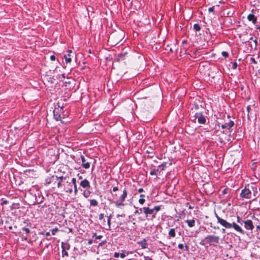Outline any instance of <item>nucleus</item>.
I'll return each instance as SVG.
<instances>
[{
	"mask_svg": "<svg viewBox=\"0 0 260 260\" xmlns=\"http://www.w3.org/2000/svg\"><path fill=\"white\" fill-rule=\"evenodd\" d=\"M104 217V214H103V213H101V214L99 215V219H100V220H102V219H103Z\"/></svg>",
	"mask_w": 260,
	"mask_h": 260,
	"instance_id": "79ce46f5",
	"label": "nucleus"
},
{
	"mask_svg": "<svg viewBox=\"0 0 260 260\" xmlns=\"http://www.w3.org/2000/svg\"><path fill=\"white\" fill-rule=\"evenodd\" d=\"M22 240H25V241H27V237H26V236H22Z\"/></svg>",
	"mask_w": 260,
	"mask_h": 260,
	"instance_id": "864d4df0",
	"label": "nucleus"
},
{
	"mask_svg": "<svg viewBox=\"0 0 260 260\" xmlns=\"http://www.w3.org/2000/svg\"><path fill=\"white\" fill-rule=\"evenodd\" d=\"M137 209L134 212V213L135 214H141L143 212V208H140L139 209H138V208H137Z\"/></svg>",
	"mask_w": 260,
	"mask_h": 260,
	"instance_id": "cd10ccee",
	"label": "nucleus"
},
{
	"mask_svg": "<svg viewBox=\"0 0 260 260\" xmlns=\"http://www.w3.org/2000/svg\"><path fill=\"white\" fill-rule=\"evenodd\" d=\"M92 243V240H90L88 241V244H91Z\"/></svg>",
	"mask_w": 260,
	"mask_h": 260,
	"instance_id": "69168bd1",
	"label": "nucleus"
},
{
	"mask_svg": "<svg viewBox=\"0 0 260 260\" xmlns=\"http://www.w3.org/2000/svg\"><path fill=\"white\" fill-rule=\"evenodd\" d=\"M70 245H67V247H66V249H70Z\"/></svg>",
	"mask_w": 260,
	"mask_h": 260,
	"instance_id": "e2e57ef3",
	"label": "nucleus"
},
{
	"mask_svg": "<svg viewBox=\"0 0 260 260\" xmlns=\"http://www.w3.org/2000/svg\"><path fill=\"white\" fill-rule=\"evenodd\" d=\"M232 224V228H233L237 232L240 233L242 234H244V231L241 229V228L235 222H233Z\"/></svg>",
	"mask_w": 260,
	"mask_h": 260,
	"instance_id": "9b49d317",
	"label": "nucleus"
},
{
	"mask_svg": "<svg viewBox=\"0 0 260 260\" xmlns=\"http://www.w3.org/2000/svg\"><path fill=\"white\" fill-rule=\"evenodd\" d=\"M8 203V201L5 200L3 201V202L1 203V205H4V204H7Z\"/></svg>",
	"mask_w": 260,
	"mask_h": 260,
	"instance_id": "603ef678",
	"label": "nucleus"
},
{
	"mask_svg": "<svg viewBox=\"0 0 260 260\" xmlns=\"http://www.w3.org/2000/svg\"><path fill=\"white\" fill-rule=\"evenodd\" d=\"M140 197L141 198H144L145 197V195L141 194Z\"/></svg>",
	"mask_w": 260,
	"mask_h": 260,
	"instance_id": "0e129e2a",
	"label": "nucleus"
},
{
	"mask_svg": "<svg viewBox=\"0 0 260 260\" xmlns=\"http://www.w3.org/2000/svg\"><path fill=\"white\" fill-rule=\"evenodd\" d=\"M62 182L61 181H59L57 183V187L58 188H59L62 185H64V183H63V184H62Z\"/></svg>",
	"mask_w": 260,
	"mask_h": 260,
	"instance_id": "e433bc0d",
	"label": "nucleus"
},
{
	"mask_svg": "<svg viewBox=\"0 0 260 260\" xmlns=\"http://www.w3.org/2000/svg\"><path fill=\"white\" fill-rule=\"evenodd\" d=\"M58 107H55L53 112V117L56 120H60L61 119L60 113L62 112L63 110V108L60 107V106L57 104Z\"/></svg>",
	"mask_w": 260,
	"mask_h": 260,
	"instance_id": "20e7f679",
	"label": "nucleus"
},
{
	"mask_svg": "<svg viewBox=\"0 0 260 260\" xmlns=\"http://www.w3.org/2000/svg\"><path fill=\"white\" fill-rule=\"evenodd\" d=\"M55 177V181L59 180V181H61L63 183H66L67 180V177H63V176H60L59 177H58L57 176H54Z\"/></svg>",
	"mask_w": 260,
	"mask_h": 260,
	"instance_id": "f3484780",
	"label": "nucleus"
},
{
	"mask_svg": "<svg viewBox=\"0 0 260 260\" xmlns=\"http://www.w3.org/2000/svg\"><path fill=\"white\" fill-rule=\"evenodd\" d=\"M71 55L70 54H65L64 55V58L65 59V60L66 61V62L68 63H70L72 61V59H71Z\"/></svg>",
	"mask_w": 260,
	"mask_h": 260,
	"instance_id": "aec40b11",
	"label": "nucleus"
},
{
	"mask_svg": "<svg viewBox=\"0 0 260 260\" xmlns=\"http://www.w3.org/2000/svg\"><path fill=\"white\" fill-rule=\"evenodd\" d=\"M194 108L196 109V110H198L199 108V106L198 105H196L195 106H194Z\"/></svg>",
	"mask_w": 260,
	"mask_h": 260,
	"instance_id": "bf43d9fd",
	"label": "nucleus"
},
{
	"mask_svg": "<svg viewBox=\"0 0 260 260\" xmlns=\"http://www.w3.org/2000/svg\"><path fill=\"white\" fill-rule=\"evenodd\" d=\"M144 191V190L142 188H140L139 189H138V192H142Z\"/></svg>",
	"mask_w": 260,
	"mask_h": 260,
	"instance_id": "13d9d810",
	"label": "nucleus"
},
{
	"mask_svg": "<svg viewBox=\"0 0 260 260\" xmlns=\"http://www.w3.org/2000/svg\"><path fill=\"white\" fill-rule=\"evenodd\" d=\"M221 232H222V233H225V230L224 229H222Z\"/></svg>",
	"mask_w": 260,
	"mask_h": 260,
	"instance_id": "338daca9",
	"label": "nucleus"
},
{
	"mask_svg": "<svg viewBox=\"0 0 260 260\" xmlns=\"http://www.w3.org/2000/svg\"><path fill=\"white\" fill-rule=\"evenodd\" d=\"M90 205L91 206L95 207V206H98V202L96 200L92 199V200H91L90 201Z\"/></svg>",
	"mask_w": 260,
	"mask_h": 260,
	"instance_id": "4be33fe9",
	"label": "nucleus"
},
{
	"mask_svg": "<svg viewBox=\"0 0 260 260\" xmlns=\"http://www.w3.org/2000/svg\"><path fill=\"white\" fill-rule=\"evenodd\" d=\"M247 111V117L248 119H250V114H251L250 110H251V106H248L246 108Z\"/></svg>",
	"mask_w": 260,
	"mask_h": 260,
	"instance_id": "a878e982",
	"label": "nucleus"
},
{
	"mask_svg": "<svg viewBox=\"0 0 260 260\" xmlns=\"http://www.w3.org/2000/svg\"><path fill=\"white\" fill-rule=\"evenodd\" d=\"M254 224L256 225V231L258 232V231L260 230V225H257L255 223H254Z\"/></svg>",
	"mask_w": 260,
	"mask_h": 260,
	"instance_id": "49530a36",
	"label": "nucleus"
},
{
	"mask_svg": "<svg viewBox=\"0 0 260 260\" xmlns=\"http://www.w3.org/2000/svg\"><path fill=\"white\" fill-rule=\"evenodd\" d=\"M66 183L68 184V186H70L69 187H68V186L66 187V188H67L66 191L67 192L72 193L73 191V189H72V186L71 185V183L69 182V181H67Z\"/></svg>",
	"mask_w": 260,
	"mask_h": 260,
	"instance_id": "6ab92c4d",
	"label": "nucleus"
},
{
	"mask_svg": "<svg viewBox=\"0 0 260 260\" xmlns=\"http://www.w3.org/2000/svg\"><path fill=\"white\" fill-rule=\"evenodd\" d=\"M145 202V200L144 198H140L139 200V203L141 205H143L144 204Z\"/></svg>",
	"mask_w": 260,
	"mask_h": 260,
	"instance_id": "72a5a7b5",
	"label": "nucleus"
},
{
	"mask_svg": "<svg viewBox=\"0 0 260 260\" xmlns=\"http://www.w3.org/2000/svg\"><path fill=\"white\" fill-rule=\"evenodd\" d=\"M93 237H95L96 239H101L103 237V236H102V235L98 236L96 235V234L95 233L93 234Z\"/></svg>",
	"mask_w": 260,
	"mask_h": 260,
	"instance_id": "473e14b6",
	"label": "nucleus"
},
{
	"mask_svg": "<svg viewBox=\"0 0 260 260\" xmlns=\"http://www.w3.org/2000/svg\"><path fill=\"white\" fill-rule=\"evenodd\" d=\"M81 160H82V166L83 168L86 169H89L90 168V165L88 162H86V159L84 156H81Z\"/></svg>",
	"mask_w": 260,
	"mask_h": 260,
	"instance_id": "9d476101",
	"label": "nucleus"
},
{
	"mask_svg": "<svg viewBox=\"0 0 260 260\" xmlns=\"http://www.w3.org/2000/svg\"><path fill=\"white\" fill-rule=\"evenodd\" d=\"M166 163H163L161 165L158 166V168L162 167V168L161 169V170H163L164 168H165L166 167Z\"/></svg>",
	"mask_w": 260,
	"mask_h": 260,
	"instance_id": "a19ab883",
	"label": "nucleus"
},
{
	"mask_svg": "<svg viewBox=\"0 0 260 260\" xmlns=\"http://www.w3.org/2000/svg\"><path fill=\"white\" fill-rule=\"evenodd\" d=\"M145 260H152V258L149 256H145Z\"/></svg>",
	"mask_w": 260,
	"mask_h": 260,
	"instance_id": "5fc2aeb1",
	"label": "nucleus"
},
{
	"mask_svg": "<svg viewBox=\"0 0 260 260\" xmlns=\"http://www.w3.org/2000/svg\"><path fill=\"white\" fill-rule=\"evenodd\" d=\"M247 19L249 21H252L253 23L255 24L256 22V18L255 16L252 14H250L247 16Z\"/></svg>",
	"mask_w": 260,
	"mask_h": 260,
	"instance_id": "ddd939ff",
	"label": "nucleus"
},
{
	"mask_svg": "<svg viewBox=\"0 0 260 260\" xmlns=\"http://www.w3.org/2000/svg\"><path fill=\"white\" fill-rule=\"evenodd\" d=\"M250 60H251V62H253V63H256V61L255 60V59L254 58L251 57L250 58Z\"/></svg>",
	"mask_w": 260,
	"mask_h": 260,
	"instance_id": "de8ad7c7",
	"label": "nucleus"
},
{
	"mask_svg": "<svg viewBox=\"0 0 260 260\" xmlns=\"http://www.w3.org/2000/svg\"><path fill=\"white\" fill-rule=\"evenodd\" d=\"M139 244L141 245V247L143 249L146 248L147 247V243L146 239H143L141 241L139 242Z\"/></svg>",
	"mask_w": 260,
	"mask_h": 260,
	"instance_id": "2eb2a0df",
	"label": "nucleus"
},
{
	"mask_svg": "<svg viewBox=\"0 0 260 260\" xmlns=\"http://www.w3.org/2000/svg\"><path fill=\"white\" fill-rule=\"evenodd\" d=\"M61 248H62V256H69L68 252L66 251V247L63 245V243H61Z\"/></svg>",
	"mask_w": 260,
	"mask_h": 260,
	"instance_id": "a211bd4d",
	"label": "nucleus"
},
{
	"mask_svg": "<svg viewBox=\"0 0 260 260\" xmlns=\"http://www.w3.org/2000/svg\"><path fill=\"white\" fill-rule=\"evenodd\" d=\"M127 192L126 189L125 188L123 190V193H122V195L120 196V197L119 198V200L116 201L114 202V204H115V205L117 207L119 208L121 206H123L124 205V204L123 203V202L125 201V198L127 197Z\"/></svg>",
	"mask_w": 260,
	"mask_h": 260,
	"instance_id": "f03ea898",
	"label": "nucleus"
},
{
	"mask_svg": "<svg viewBox=\"0 0 260 260\" xmlns=\"http://www.w3.org/2000/svg\"><path fill=\"white\" fill-rule=\"evenodd\" d=\"M223 56H224L225 58L228 57L229 53L226 51H222L221 53Z\"/></svg>",
	"mask_w": 260,
	"mask_h": 260,
	"instance_id": "f704fd0d",
	"label": "nucleus"
},
{
	"mask_svg": "<svg viewBox=\"0 0 260 260\" xmlns=\"http://www.w3.org/2000/svg\"><path fill=\"white\" fill-rule=\"evenodd\" d=\"M215 216L217 220V223H220L222 226L226 229L232 228V224L228 222L226 220L220 218L216 213H215Z\"/></svg>",
	"mask_w": 260,
	"mask_h": 260,
	"instance_id": "39448f33",
	"label": "nucleus"
},
{
	"mask_svg": "<svg viewBox=\"0 0 260 260\" xmlns=\"http://www.w3.org/2000/svg\"><path fill=\"white\" fill-rule=\"evenodd\" d=\"M43 234L45 235L46 236H50V233L49 232H46V233H45V234Z\"/></svg>",
	"mask_w": 260,
	"mask_h": 260,
	"instance_id": "6e6d98bb",
	"label": "nucleus"
},
{
	"mask_svg": "<svg viewBox=\"0 0 260 260\" xmlns=\"http://www.w3.org/2000/svg\"><path fill=\"white\" fill-rule=\"evenodd\" d=\"M178 247L180 249H183L184 248V246L183 244H179L178 245Z\"/></svg>",
	"mask_w": 260,
	"mask_h": 260,
	"instance_id": "58836bf2",
	"label": "nucleus"
},
{
	"mask_svg": "<svg viewBox=\"0 0 260 260\" xmlns=\"http://www.w3.org/2000/svg\"><path fill=\"white\" fill-rule=\"evenodd\" d=\"M119 255L122 258H123L125 257V254L124 253H121L119 254Z\"/></svg>",
	"mask_w": 260,
	"mask_h": 260,
	"instance_id": "09e8293b",
	"label": "nucleus"
},
{
	"mask_svg": "<svg viewBox=\"0 0 260 260\" xmlns=\"http://www.w3.org/2000/svg\"><path fill=\"white\" fill-rule=\"evenodd\" d=\"M193 29L196 31H200L201 30V26L199 24L196 23L193 25Z\"/></svg>",
	"mask_w": 260,
	"mask_h": 260,
	"instance_id": "393cba45",
	"label": "nucleus"
},
{
	"mask_svg": "<svg viewBox=\"0 0 260 260\" xmlns=\"http://www.w3.org/2000/svg\"><path fill=\"white\" fill-rule=\"evenodd\" d=\"M74 192L75 194H76L78 191L77 188V185H74Z\"/></svg>",
	"mask_w": 260,
	"mask_h": 260,
	"instance_id": "37998d69",
	"label": "nucleus"
},
{
	"mask_svg": "<svg viewBox=\"0 0 260 260\" xmlns=\"http://www.w3.org/2000/svg\"><path fill=\"white\" fill-rule=\"evenodd\" d=\"M68 54H71L72 53V51L71 50H68Z\"/></svg>",
	"mask_w": 260,
	"mask_h": 260,
	"instance_id": "680f3d73",
	"label": "nucleus"
},
{
	"mask_svg": "<svg viewBox=\"0 0 260 260\" xmlns=\"http://www.w3.org/2000/svg\"><path fill=\"white\" fill-rule=\"evenodd\" d=\"M119 256V253L118 252H115L114 254V257L117 258Z\"/></svg>",
	"mask_w": 260,
	"mask_h": 260,
	"instance_id": "c03bdc74",
	"label": "nucleus"
},
{
	"mask_svg": "<svg viewBox=\"0 0 260 260\" xmlns=\"http://www.w3.org/2000/svg\"><path fill=\"white\" fill-rule=\"evenodd\" d=\"M117 190H118V187H117V186H115V187H114L113 188V191H114V192H115V191H117Z\"/></svg>",
	"mask_w": 260,
	"mask_h": 260,
	"instance_id": "3c124183",
	"label": "nucleus"
},
{
	"mask_svg": "<svg viewBox=\"0 0 260 260\" xmlns=\"http://www.w3.org/2000/svg\"><path fill=\"white\" fill-rule=\"evenodd\" d=\"M184 247H185V250L186 251H188L189 250V246L187 245H186L185 246H184Z\"/></svg>",
	"mask_w": 260,
	"mask_h": 260,
	"instance_id": "4d7b16f0",
	"label": "nucleus"
},
{
	"mask_svg": "<svg viewBox=\"0 0 260 260\" xmlns=\"http://www.w3.org/2000/svg\"><path fill=\"white\" fill-rule=\"evenodd\" d=\"M214 8H215V6H213L212 7H210L208 9V11L209 12H214Z\"/></svg>",
	"mask_w": 260,
	"mask_h": 260,
	"instance_id": "ea45409f",
	"label": "nucleus"
},
{
	"mask_svg": "<svg viewBox=\"0 0 260 260\" xmlns=\"http://www.w3.org/2000/svg\"><path fill=\"white\" fill-rule=\"evenodd\" d=\"M111 215L108 217L107 223L109 226V229L111 227Z\"/></svg>",
	"mask_w": 260,
	"mask_h": 260,
	"instance_id": "c9c22d12",
	"label": "nucleus"
},
{
	"mask_svg": "<svg viewBox=\"0 0 260 260\" xmlns=\"http://www.w3.org/2000/svg\"><path fill=\"white\" fill-rule=\"evenodd\" d=\"M194 117L198 120L199 124H205L206 122V119L202 112L196 113Z\"/></svg>",
	"mask_w": 260,
	"mask_h": 260,
	"instance_id": "423d86ee",
	"label": "nucleus"
},
{
	"mask_svg": "<svg viewBox=\"0 0 260 260\" xmlns=\"http://www.w3.org/2000/svg\"><path fill=\"white\" fill-rule=\"evenodd\" d=\"M156 212L155 211H154L153 209H152L151 210V218H150V219L151 220H153V219L155 218H156Z\"/></svg>",
	"mask_w": 260,
	"mask_h": 260,
	"instance_id": "5701e85b",
	"label": "nucleus"
},
{
	"mask_svg": "<svg viewBox=\"0 0 260 260\" xmlns=\"http://www.w3.org/2000/svg\"><path fill=\"white\" fill-rule=\"evenodd\" d=\"M50 59L52 61H54L55 60V56L54 55H51L50 56Z\"/></svg>",
	"mask_w": 260,
	"mask_h": 260,
	"instance_id": "8fccbe9b",
	"label": "nucleus"
},
{
	"mask_svg": "<svg viewBox=\"0 0 260 260\" xmlns=\"http://www.w3.org/2000/svg\"><path fill=\"white\" fill-rule=\"evenodd\" d=\"M237 66H238L237 65V63L236 62H234L232 64V68L233 69H236L237 68Z\"/></svg>",
	"mask_w": 260,
	"mask_h": 260,
	"instance_id": "4c0bfd02",
	"label": "nucleus"
},
{
	"mask_svg": "<svg viewBox=\"0 0 260 260\" xmlns=\"http://www.w3.org/2000/svg\"><path fill=\"white\" fill-rule=\"evenodd\" d=\"M237 222L240 224L242 225L244 224V222L245 220H243L239 216H237Z\"/></svg>",
	"mask_w": 260,
	"mask_h": 260,
	"instance_id": "c756f323",
	"label": "nucleus"
},
{
	"mask_svg": "<svg viewBox=\"0 0 260 260\" xmlns=\"http://www.w3.org/2000/svg\"><path fill=\"white\" fill-rule=\"evenodd\" d=\"M90 191L89 190H86L83 192V196L85 198H87L90 194Z\"/></svg>",
	"mask_w": 260,
	"mask_h": 260,
	"instance_id": "bb28decb",
	"label": "nucleus"
},
{
	"mask_svg": "<svg viewBox=\"0 0 260 260\" xmlns=\"http://www.w3.org/2000/svg\"><path fill=\"white\" fill-rule=\"evenodd\" d=\"M22 230L25 232L26 234H28L30 233V231L28 228H22Z\"/></svg>",
	"mask_w": 260,
	"mask_h": 260,
	"instance_id": "7c9ffc66",
	"label": "nucleus"
},
{
	"mask_svg": "<svg viewBox=\"0 0 260 260\" xmlns=\"http://www.w3.org/2000/svg\"><path fill=\"white\" fill-rule=\"evenodd\" d=\"M72 182L73 184H74V185H76V178H72Z\"/></svg>",
	"mask_w": 260,
	"mask_h": 260,
	"instance_id": "a18cd8bd",
	"label": "nucleus"
},
{
	"mask_svg": "<svg viewBox=\"0 0 260 260\" xmlns=\"http://www.w3.org/2000/svg\"><path fill=\"white\" fill-rule=\"evenodd\" d=\"M244 227L247 230H250L251 231L254 229V224L253 222L249 219H247L244 222Z\"/></svg>",
	"mask_w": 260,
	"mask_h": 260,
	"instance_id": "0eeeda50",
	"label": "nucleus"
},
{
	"mask_svg": "<svg viewBox=\"0 0 260 260\" xmlns=\"http://www.w3.org/2000/svg\"><path fill=\"white\" fill-rule=\"evenodd\" d=\"M204 240L210 246H217L219 243L220 238L217 236L210 235L206 237Z\"/></svg>",
	"mask_w": 260,
	"mask_h": 260,
	"instance_id": "f257e3e1",
	"label": "nucleus"
},
{
	"mask_svg": "<svg viewBox=\"0 0 260 260\" xmlns=\"http://www.w3.org/2000/svg\"><path fill=\"white\" fill-rule=\"evenodd\" d=\"M169 235L170 237L174 238L176 236V232L175 229H171L169 232Z\"/></svg>",
	"mask_w": 260,
	"mask_h": 260,
	"instance_id": "412c9836",
	"label": "nucleus"
},
{
	"mask_svg": "<svg viewBox=\"0 0 260 260\" xmlns=\"http://www.w3.org/2000/svg\"><path fill=\"white\" fill-rule=\"evenodd\" d=\"M152 209L154 211H155L156 213H157L158 211H159L160 210L161 206H156Z\"/></svg>",
	"mask_w": 260,
	"mask_h": 260,
	"instance_id": "c85d7f7f",
	"label": "nucleus"
},
{
	"mask_svg": "<svg viewBox=\"0 0 260 260\" xmlns=\"http://www.w3.org/2000/svg\"><path fill=\"white\" fill-rule=\"evenodd\" d=\"M187 43V41L186 40H183L182 41V44H186Z\"/></svg>",
	"mask_w": 260,
	"mask_h": 260,
	"instance_id": "774afa93",
	"label": "nucleus"
},
{
	"mask_svg": "<svg viewBox=\"0 0 260 260\" xmlns=\"http://www.w3.org/2000/svg\"><path fill=\"white\" fill-rule=\"evenodd\" d=\"M143 212L145 214L146 217L148 218L149 217H151V213L152 209L149 208V207H143Z\"/></svg>",
	"mask_w": 260,
	"mask_h": 260,
	"instance_id": "f8f14e48",
	"label": "nucleus"
},
{
	"mask_svg": "<svg viewBox=\"0 0 260 260\" xmlns=\"http://www.w3.org/2000/svg\"><path fill=\"white\" fill-rule=\"evenodd\" d=\"M249 185H248L245 187V188L242 190L240 193V197L242 198L250 199L251 197V191L249 188Z\"/></svg>",
	"mask_w": 260,
	"mask_h": 260,
	"instance_id": "7ed1b4c3",
	"label": "nucleus"
},
{
	"mask_svg": "<svg viewBox=\"0 0 260 260\" xmlns=\"http://www.w3.org/2000/svg\"><path fill=\"white\" fill-rule=\"evenodd\" d=\"M160 173V171L159 170V169H156V170H153L152 171H151L150 172V174L152 176L153 175H157V173Z\"/></svg>",
	"mask_w": 260,
	"mask_h": 260,
	"instance_id": "b1692460",
	"label": "nucleus"
},
{
	"mask_svg": "<svg viewBox=\"0 0 260 260\" xmlns=\"http://www.w3.org/2000/svg\"><path fill=\"white\" fill-rule=\"evenodd\" d=\"M185 222L187 223V225L189 227L192 228L195 225V220L194 219L189 220L187 219L185 220Z\"/></svg>",
	"mask_w": 260,
	"mask_h": 260,
	"instance_id": "4468645a",
	"label": "nucleus"
},
{
	"mask_svg": "<svg viewBox=\"0 0 260 260\" xmlns=\"http://www.w3.org/2000/svg\"><path fill=\"white\" fill-rule=\"evenodd\" d=\"M80 185L84 188H89L90 187V183L86 179L81 181Z\"/></svg>",
	"mask_w": 260,
	"mask_h": 260,
	"instance_id": "1a4fd4ad",
	"label": "nucleus"
},
{
	"mask_svg": "<svg viewBox=\"0 0 260 260\" xmlns=\"http://www.w3.org/2000/svg\"><path fill=\"white\" fill-rule=\"evenodd\" d=\"M234 125V122L233 121L230 120L229 122H226L224 124H222L221 127L222 129H230Z\"/></svg>",
	"mask_w": 260,
	"mask_h": 260,
	"instance_id": "6e6552de",
	"label": "nucleus"
},
{
	"mask_svg": "<svg viewBox=\"0 0 260 260\" xmlns=\"http://www.w3.org/2000/svg\"><path fill=\"white\" fill-rule=\"evenodd\" d=\"M53 182H54L55 183L56 182V181H55V177L54 176L50 178L46 179L45 185H47Z\"/></svg>",
	"mask_w": 260,
	"mask_h": 260,
	"instance_id": "dca6fc26",
	"label": "nucleus"
},
{
	"mask_svg": "<svg viewBox=\"0 0 260 260\" xmlns=\"http://www.w3.org/2000/svg\"><path fill=\"white\" fill-rule=\"evenodd\" d=\"M58 231L57 228L53 229L51 230V233L52 235H55L56 233Z\"/></svg>",
	"mask_w": 260,
	"mask_h": 260,
	"instance_id": "2f4dec72",
	"label": "nucleus"
},
{
	"mask_svg": "<svg viewBox=\"0 0 260 260\" xmlns=\"http://www.w3.org/2000/svg\"><path fill=\"white\" fill-rule=\"evenodd\" d=\"M125 216L124 214H123V215L117 214L116 216H117V217H123V216Z\"/></svg>",
	"mask_w": 260,
	"mask_h": 260,
	"instance_id": "052dcab7",
	"label": "nucleus"
}]
</instances>
